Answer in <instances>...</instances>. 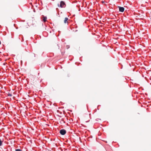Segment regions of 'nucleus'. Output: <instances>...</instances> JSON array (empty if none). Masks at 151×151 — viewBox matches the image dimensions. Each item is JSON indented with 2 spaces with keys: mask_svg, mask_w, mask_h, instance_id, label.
Returning a JSON list of instances; mask_svg holds the SVG:
<instances>
[{
  "mask_svg": "<svg viewBox=\"0 0 151 151\" xmlns=\"http://www.w3.org/2000/svg\"><path fill=\"white\" fill-rule=\"evenodd\" d=\"M66 133V130L65 129H63L60 130V133L62 135H64Z\"/></svg>",
  "mask_w": 151,
  "mask_h": 151,
  "instance_id": "nucleus-1",
  "label": "nucleus"
},
{
  "mask_svg": "<svg viewBox=\"0 0 151 151\" xmlns=\"http://www.w3.org/2000/svg\"><path fill=\"white\" fill-rule=\"evenodd\" d=\"M60 5L61 8L65 7V4L64 1H61L60 2Z\"/></svg>",
  "mask_w": 151,
  "mask_h": 151,
  "instance_id": "nucleus-2",
  "label": "nucleus"
},
{
  "mask_svg": "<svg viewBox=\"0 0 151 151\" xmlns=\"http://www.w3.org/2000/svg\"><path fill=\"white\" fill-rule=\"evenodd\" d=\"M119 11L121 12H123L124 11V9L123 7L119 6Z\"/></svg>",
  "mask_w": 151,
  "mask_h": 151,
  "instance_id": "nucleus-3",
  "label": "nucleus"
},
{
  "mask_svg": "<svg viewBox=\"0 0 151 151\" xmlns=\"http://www.w3.org/2000/svg\"><path fill=\"white\" fill-rule=\"evenodd\" d=\"M42 19L43 22H46L47 21V18L46 17H45L43 15L42 16Z\"/></svg>",
  "mask_w": 151,
  "mask_h": 151,
  "instance_id": "nucleus-4",
  "label": "nucleus"
},
{
  "mask_svg": "<svg viewBox=\"0 0 151 151\" xmlns=\"http://www.w3.org/2000/svg\"><path fill=\"white\" fill-rule=\"evenodd\" d=\"M68 18L67 17H65V19L64 20V23H66L67 22V21H68Z\"/></svg>",
  "mask_w": 151,
  "mask_h": 151,
  "instance_id": "nucleus-5",
  "label": "nucleus"
},
{
  "mask_svg": "<svg viewBox=\"0 0 151 151\" xmlns=\"http://www.w3.org/2000/svg\"><path fill=\"white\" fill-rule=\"evenodd\" d=\"M3 141L0 139V146H1L2 144Z\"/></svg>",
  "mask_w": 151,
  "mask_h": 151,
  "instance_id": "nucleus-6",
  "label": "nucleus"
},
{
  "mask_svg": "<svg viewBox=\"0 0 151 151\" xmlns=\"http://www.w3.org/2000/svg\"><path fill=\"white\" fill-rule=\"evenodd\" d=\"M22 150L19 149H15V151H22Z\"/></svg>",
  "mask_w": 151,
  "mask_h": 151,
  "instance_id": "nucleus-7",
  "label": "nucleus"
},
{
  "mask_svg": "<svg viewBox=\"0 0 151 151\" xmlns=\"http://www.w3.org/2000/svg\"><path fill=\"white\" fill-rule=\"evenodd\" d=\"M8 96H12V94H11V93H9L8 94Z\"/></svg>",
  "mask_w": 151,
  "mask_h": 151,
  "instance_id": "nucleus-8",
  "label": "nucleus"
},
{
  "mask_svg": "<svg viewBox=\"0 0 151 151\" xmlns=\"http://www.w3.org/2000/svg\"><path fill=\"white\" fill-rule=\"evenodd\" d=\"M61 124H63V123H65V122L62 120H61V121H60Z\"/></svg>",
  "mask_w": 151,
  "mask_h": 151,
  "instance_id": "nucleus-9",
  "label": "nucleus"
},
{
  "mask_svg": "<svg viewBox=\"0 0 151 151\" xmlns=\"http://www.w3.org/2000/svg\"><path fill=\"white\" fill-rule=\"evenodd\" d=\"M67 48V49H68L70 47V46L69 45H67L66 46Z\"/></svg>",
  "mask_w": 151,
  "mask_h": 151,
  "instance_id": "nucleus-10",
  "label": "nucleus"
},
{
  "mask_svg": "<svg viewBox=\"0 0 151 151\" xmlns=\"http://www.w3.org/2000/svg\"><path fill=\"white\" fill-rule=\"evenodd\" d=\"M33 55H34V57H35V54L34 53H32Z\"/></svg>",
  "mask_w": 151,
  "mask_h": 151,
  "instance_id": "nucleus-11",
  "label": "nucleus"
},
{
  "mask_svg": "<svg viewBox=\"0 0 151 151\" xmlns=\"http://www.w3.org/2000/svg\"><path fill=\"white\" fill-rule=\"evenodd\" d=\"M150 19H151V12H150Z\"/></svg>",
  "mask_w": 151,
  "mask_h": 151,
  "instance_id": "nucleus-12",
  "label": "nucleus"
},
{
  "mask_svg": "<svg viewBox=\"0 0 151 151\" xmlns=\"http://www.w3.org/2000/svg\"><path fill=\"white\" fill-rule=\"evenodd\" d=\"M102 3H104V1H102Z\"/></svg>",
  "mask_w": 151,
  "mask_h": 151,
  "instance_id": "nucleus-13",
  "label": "nucleus"
},
{
  "mask_svg": "<svg viewBox=\"0 0 151 151\" xmlns=\"http://www.w3.org/2000/svg\"><path fill=\"white\" fill-rule=\"evenodd\" d=\"M62 55H64V53H63V52H62Z\"/></svg>",
  "mask_w": 151,
  "mask_h": 151,
  "instance_id": "nucleus-14",
  "label": "nucleus"
},
{
  "mask_svg": "<svg viewBox=\"0 0 151 151\" xmlns=\"http://www.w3.org/2000/svg\"><path fill=\"white\" fill-rule=\"evenodd\" d=\"M100 135H101V134H99V136H100Z\"/></svg>",
  "mask_w": 151,
  "mask_h": 151,
  "instance_id": "nucleus-15",
  "label": "nucleus"
},
{
  "mask_svg": "<svg viewBox=\"0 0 151 151\" xmlns=\"http://www.w3.org/2000/svg\"><path fill=\"white\" fill-rule=\"evenodd\" d=\"M58 32L59 33H60V31H59Z\"/></svg>",
  "mask_w": 151,
  "mask_h": 151,
  "instance_id": "nucleus-16",
  "label": "nucleus"
},
{
  "mask_svg": "<svg viewBox=\"0 0 151 151\" xmlns=\"http://www.w3.org/2000/svg\"><path fill=\"white\" fill-rule=\"evenodd\" d=\"M77 31V30H76V32Z\"/></svg>",
  "mask_w": 151,
  "mask_h": 151,
  "instance_id": "nucleus-17",
  "label": "nucleus"
},
{
  "mask_svg": "<svg viewBox=\"0 0 151 151\" xmlns=\"http://www.w3.org/2000/svg\"><path fill=\"white\" fill-rule=\"evenodd\" d=\"M58 6H59V4H58Z\"/></svg>",
  "mask_w": 151,
  "mask_h": 151,
  "instance_id": "nucleus-18",
  "label": "nucleus"
},
{
  "mask_svg": "<svg viewBox=\"0 0 151 151\" xmlns=\"http://www.w3.org/2000/svg\"><path fill=\"white\" fill-rule=\"evenodd\" d=\"M0 53H1V52H0Z\"/></svg>",
  "mask_w": 151,
  "mask_h": 151,
  "instance_id": "nucleus-19",
  "label": "nucleus"
}]
</instances>
